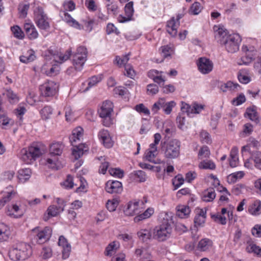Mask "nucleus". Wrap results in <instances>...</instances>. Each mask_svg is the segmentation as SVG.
Returning a JSON list of instances; mask_svg holds the SVG:
<instances>
[{
  "label": "nucleus",
  "instance_id": "nucleus-1",
  "mask_svg": "<svg viewBox=\"0 0 261 261\" xmlns=\"http://www.w3.org/2000/svg\"><path fill=\"white\" fill-rule=\"evenodd\" d=\"M215 37L220 44L224 46L227 52L234 53L239 50L240 41L237 35H228L226 30L219 28Z\"/></svg>",
  "mask_w": 261,
  "mask_h": 261
},
{
  "label": "nucleus",
  "instance_id": "nucleus-2",
  "mask_svg": "<svg viewBox=\"0 0 261 261\" xmlns=\"http://www.w3.org/2000/svg\"><path fill=\"white\" fill-rule=\"evenodd\" d=\"M83 132L84 130L82 127H77L72 130V135L69 137L70 142L73 146L72 155L76 160L88 150L85 144L80 143L83 138Z\"/></svg>",
  "mask_w": 261,
  "mask_h": 261
},
{
  "label": "nucleus",
  "instance_id": "nucleus-3",
  "mask_svg": "<svg viewBox=\"0 0 261 261\" xmlns=\"http://www.w3.org/2000/svg\"><path fill=\"white\" fill-rule=\"evenodd\" d=\"M64 148V145L60 142H55L49 145V155L50 158L46 159L47 164L49 168L58 170L62 167L61 164L58 160V156L62 154Z\"/></svg>",
  "mask_w": 261,
  "mask_h": 261
},
{
  "label": "nucleus",
  "instance_id": "nucleus-4",
  "mask_svg": "<svg viewBox=\"0 0 261 261\" xmlns=\"http://www.w3.org/2000/svg\"><path fill=\"white\" fill-rule=\"evenodd\" d=\"M172 224V219H164L162 224L153 229V239L160 242L166 241L171 234Z\"/></svg>",
  "mask_w": 261,
  "mask_h": 261
},
{
  "label": "nucleus",
  "instance_id": "nucleus-5",
  "mask_svg": "<svg viewBox=\"0 0 261 261\" xmlns=\"http://www.w3.org/2000/svg\"><path fill=\"white\" fill-rule=\"evenodd\" d=\"M42 154L40 148L33 144L28 149L23 148L19 153L20 158L27 164H31Z\"/></svg>",
  "mask_w": 261,
  "mask_h": 261
},
{
  "label": "nucleus",
  "instance_id": "nucleus-6",
  "mask_svg": "<svg viewBox=\"0 0 261 261\" xmlns=\"http://www.w3.org/2000/svg\"><path fill=\"white\" fill-rule=\"evenodd\" d=\"M30 246L25 243L18 244L9 251V256L13 260H24L30 256Z\"/></svg>",
  "mask_w": 261,
  "mask_h": 261
},
{
  "label": "nucleus",
  "instance_id": "nucleus-7",
  "mask_svg": "<svg viewBox=\"0 0 261 261\" xmlns=\"http://www.w3.org/2000/svg\"><path fill=\"white\" fill-rule=\"evenodd\" d=\"M180 142L177 139H172L162 147L165 156L169 159L178 158L180 154Z\"/></svg>",
  "mask_w": 261,
  "mask_h": 261
},
{
  "label": "nucleus",
  "instance_id": "nucleus-8",
  "mask_svg": "<svg viewBox=\"0 0 261 261\" xmlns=\"http://www.w3.org/2000/svg\"><path fill=\"white\" fill-rule=\"evenodd\" d=\"M87 48L83 46L77 47L76 53L73 56V64L76 70H81L87 60Z\"/></svg>",
  "mask_w": 261,
  "mask_h": 261
},
{
  "label": "nucleus",
  "instance_id": "nucleus-9",
  "mask_svg": "<svg viewBox=\"0 0 261 261\" xmlns=\"http://www.w3.org/2000/svg\"><path fill=\"white\" fill-rule=\"evenodd\" d=\"M34 14L35 22L40 29L47 30L49 28L48 17L42 7H36L34 10Z\"/></svg>",
  "mask_w": 261,
  "mask_h": 261
},
{
  "label": "nucleus",
  "instance_id": "nucleus-10",
  "mask_svg": "<svg viewBox=\"0 0 261 261\" xmlns=\"http://www.w3.org/2000/svg\"><path fill=\"white\" fill-rule=\"evenodd\" d=\"M58 89V84L54 81H48L41 85L39 88L41 94L45 97L55 96Z\"/></svg>",
  "mask_w": 261,
  "mask_h": 261
},
{
  "label": "nucleus",
  "instance_id": "nucleus-11",
  "mask_svg": "<svg viewBox=\"0 0 261 261\" xmlns=\"http://www.w3.org/2000/svg\"><path fill=\"white\" fill-rule=\"evenodd\" d=\"M144 203L143 201H129L126 205V208L124 210L125 215L128 216H133L135 215H138L141 212V209Z\"/></svg>",
  "mask_w": 261,
  "mask_h": 261
},
{
  "label": "nucleus",
  "instance_id": "nucleus-12",
  "mask_svg": "<svg viewBox=\"0 0 261 261\" xmlns=\"http://www.w3.org/2000/svg\"><path fill=\"white\" fill-rule=\"evenodd\" d=\"M35 234V239L38 244H43L48 240L51 235V230L48 227H45L42 229L36 227L32 230Z\"/></svg>",
  "mask_w": 261,
  "mask_h": 261
},
{
  "label": "nucleus",
  "instance_id": "nucleus-13",
  "mask_svg": "<svg viewBox=\"0 0 261 261\" xmlns=\"http://www.w3.org/2000/svg\"><path fill=\"white\" fill-rule=\"evenodd\" d=\"M197 64L199 70L203 74L208 73L213 70V63L208 58L201 57L199 58Z\"/></svg>",
  "mask_w": 261,
  "mask_h": 261
},
{
  "label": "nucleus",
  "instance_id": "nucleus-14",
  "mask_svg": "<svg viewBox=\"0 0 261 261\" xmlns=\"http://www.w3.org/2000/svg\"><path fill=\"white\" fill-rule=\"evenodd\" d=\"M105 190L111 194H120L123 191L122 183L118 180H110L106 183Z\"/></svg>",
  "mask_w": 261,
  "mask_h": 261
},
{
  "label": "nucleus",
  "instance_id": "nucleus-15",
  "mask_svg": "<svg viewBox=\"0 0 261 261\" xmlns=\"http://www.w3.org/2000/svg\"><path fill=\"white\" fill-rule=\"evenodd\" d=\"M242 49L245 53V55L241 58L240 61L238 62V64L240 65L243 64L248 65L253 60L255 51L253 50H249L248 47L245 45L242 46Z\"/></svg>",
  "mask_w": 261,
  "mask_h": 261
},
{
  "label": "nucleus",
  "instance_id": "nucleus-16",
  "mask_svg": "<svg viewBox=\"0 0 261 261\" xmlns=\"http://www.w3.org/2000/svg\"><path fill=\"white\" fill-rule=\"evenodd\" d=\"M206 215V211L202 209H198L194 218V227L198 230L199 227H203L205 223Z\"/></svg>",
  "mask_w": 261,
  "mask_h": 261
},
{
  "label": "nucleus",
  "instance_id": "nucleus-17",
  "mask_svg": "<svg viewBox=\"0 0 261 261\" xmlns=\"http://www.w3.org/2000/svg\"><path fill=\"white\" fill-rule=\"evenodd\" d=\"M100 139L103 146L107 148H111L114 144V141L107 130H102L100 132Z\"/></svg>",
  "mask_w": 261,
  "mask_h": 261
},
{
  "label": "nucleus",
  "instance_id": "nucleus-18",
  "mask_svg": "<svg viewBox=\"0 0 261 261\" xmlns=\"http://www.w3.org/2000/svg\"><path fill=\"white\" fill-rule=\"evenodd\" d=\"M125 13L126 17L120 16L118 20L120 22H124L130 20V18L134 13L133 2H130L126 4L125 6Z\"/></svg>",
  "mask_w": 261,
  "mask_h": 261
},
{
  "label": "nucleus",
  "instance_id": "nucleus-19",
  "mask_svg": "<svg viewBox=\"0 0 261 261\" xmlns=\"http://www.w3.org/2000/svg\"><path fill=\"white\" fill-rule=\"evenodd\" d=\"M179 25V22H176L174 17H172L167 23V31L172 36L174 37L176 35L177 29Z\"/></svg>",
  "mask_w": 261,
  "mask_h": 261
},
{
  "label": "nucleus",
  "instance_id": "nucleus-20",
  "mask_svg": "<svg viewBox=\"0 0 261 261\" xmlns=\"http://www.w3.org/2000/svg\"><path fill=\"white\" fill-rule=\"evenodd\" d=\"M113 103L112 101L109 100L105 101L100 109L101 112L99 116H107V115H111L112 112L113 111Z\"/></svg>",
  "mask_w": 261,
  "mask_h": 261
},
{
  "label": "nucleus",
  "instance_id": "nucleus-21",
  "mask_svg": "<svg viewBox=\"0 0 261 261\" xmlns=\"http://www.w3.org/2000/svg\"><path fill=\"white\" fill-rule=\"evenodd\" d=\"M24 30L30 39H35L38 37V33L33 25L25 23L24 24Z\"/></svg>",
  "mask_w": 261,
  "mask_h": 261
},
{
  "label": "nucleus",
  "instance_id": "nucleus-22",
  "mask_svg": "<svg viewBox=\"0 0 261 261\" xmlns=\"http://www.w3.org/2000/svg\"><path fill=\"white\" fill-rule=\"evenodd\" d=\"M176 215L180 218H187L191 210L188 205H179L176 208Z\"/></svg>",
  "mask_w": 261,
  "mask_h": 261
},
{
  "label": "nucleus",
  "instance_id": "nucleus-23",
  "mask_svg": "<svg viewBox=\"0 0 261 261\" xmlns=\"http://www.w3.org/2000/svg\"><path fill=\"white\" fill-rule=\"evenodd\" d=\"M246 114L251 121H254L257 124H260V119L258 116L255 107L247 108Z\"/></svg>",
  "mask_w": 261,
  "mask_h": 261
},
{
  "label": "nucleus",
  "instance_id": "nucleus-24",
  "mask_svg": "<svg viewBox=\"0 0 261 261\" xmlns=\"http://www.w3.org/2000/svg\"><path fill=\"white\" fill-rule=\"evenodd\" d=\"M10 234V228L4 223H0V242L7 241Z\"/></svg>",
  "mask_w": 261,
  "mask_h": 261
},
{
  "label": "nucleus",
  "instance_id": "nucleus-25",
  "mask_svg": "<svg viewBox=\"0 0 261 261\" xmlns=\"http://www.w3.org/2000/svg\"><path fill=\"white\" fill-rule=\"evenodd\" d=\"M213 245V243L211 240L204 238L199 242L197 248L201 251H206L211 248Z\"/></svg>",
  "mask_w": 261,
  "mask_h": 261
},
{
  "label": "nucleus",
  "instance_id": "nucleus-26",
  "mask_svg": "<svg viewBox=\"0 0 261 261\" xmlns=\"http://www.w3.org/2000/svg\"><path fill=\"white\" fill-rule=\"evenodd\" d=\"M137 235L139 239L144 242L153 238L152 230L150 229H142L137 232Z\"/></svg>",
  "mask_w": 261,
  "mask_h": 261
},
{
  "label": "nucleus",
  "instance_id": "nucleus-27",
  "mask_svg": "<svg viewBox=\"0 0 261 261\" xmlns=\"http://www.w3.org/2000/svg\"><path fill=\"white\" fill-rule=\"evenodd\" d=\"M63 16H62L63 20L69 24L71 26L73 27L76 29H81V25L80 23L71 17L67 12L64 11L63 12Z\"/></svg>",
  "mask_w": 261,
  "mask_h": 261
},
{
  "label": "nucleus",
  "instance_id": "nucleus-28",
  "mask_svg": "<svg viewBox=\"0 0 261 261\" xmlns=\"http://www.w3.org/2000/svg\"><path fill=\"white\" fill-rule=\"evenodd\" d=\"M61 212L57 206L50 205L47 210V215L45 214L43 219L47 221L50 217L57 216Z\"/></svg>",
  "mask_w": 261,
  "mask_h": 261
},
{
  "label": "nucleus",
  "instance_id": "nucleus-29",
  "mask_svg": "<svg viewBox=\"0 0 261 261\" xmlns=\"http://www.w3.org/2000/svg\"><path fill=\"white\" fill-rule=\"evenodd\" d=\"M165 137L170 138L175 132V127L171 121H168L163 125Z\"/></svg>",
  "mask_w": 261,
  "mask_h": 261
},
{
  "label": "nucleus",
  "instance_id": "nucleus-30",
  "mask_svg": "<svg viewBox=\"0 0 261 261\" xmlns=\"http://www.w3.org/2000/svg\"><path fill=\"white\" fill-rule=\"evenodd\" d=\"M240 88V85L237 83L234 84L231 81H228L226 83H223L220 86V89L223 92L227 91H236Z\"/></svg>",
  "mask_w": 261,
  "mask_h": 261
},
{
  "label": "nucleus",
  "instance_id": "nucleus-31",
  "mask_svg": "<svg viewBox=\"0 0 261 261\" xmlns=\"http://www.w3.org/2000/svg\"><path fill=\"white\" fill-rule=\"evenodd\" d=\"M216 197V194L213 188H209L205 190L203 194L202 199L206 202H211Z\"/></svg>",
  "mask_w": 261,
  "mask_h": 261
},
{
  "label": "nucleus",
  "instance_id": "nucleus-32",
  "mask_svg": "<svg viewBox=\"0 0 261 261\" xmlns=\"http://www.w3.org/2000/svg\"><path fill=\"white\" fill-rule=\"evenodd\" d=\"M31 173V170L29 168L20 169L18 171V178L21 182H24L30 178Z\"/></svg>",
  "mask_w": 261,
  "mask_h": 261
},
{
  "label": "nucleus",
  "instance_id": "nucleus-33",
  "mask_svg": "<svg viewBox=\"0 0 261 261\" xmlns=\"http://www.w3.org/2000/svg\"><path fill=\"white\" fill-rule=\"evenodd\" d=\"M153 209L147 208L144 213L137 215L134 218L135 222H139L140 221L149 218L153 214Z\"/></svg>",
  "mask_w": 261,
  "mask_h": 261
},
{
  "label": "nucleus",
  "instance_id": "nucleus-34",
  "mask_svg": "<svg viewBox=\"0 0 261 261\" xmlns=\"http://www.w3.org/2000/svg\"><path fill=\"white\" fill-rule=\"evenodd\" d=\"M130 53H129L127 54H126L123 56L122 57L117 56L115 57V59L114 60V63L118 65L119 67H122L124 66L125 67V65H127L126 63L129 60V56Z\"/></svg>",
  "mask_w": 261,
  "mask_h": 261
},
{
  "label": "nucleus",
  "instance_id": "nucleus-35",
  "mask_svg": "<svg viewBox=\"0 0 261 261\" xmlns=\"http://www.w3.org/2000/svg\"><path fill=\"white\" fill-rule=\"evenodd\" d=\"M251 159L254 161L255 167L261 170V152L255 151L252 153Z\"/></svg>",
  "mask_w": 261,
  "mask_h": 261
},
{
  "label": "nucleus",
  "instance_id": "nucleus-36",
  "mask_svg": "<svg viewBox=\"0 0 261 261\" xmlns=\"http://www.w3.org/2000/svg\"><path fill=\"white\" fill-rule=\"evenodd\" d=\"M261 211V201H256L248 209V212L252 215H256Z\"/></svg>",
  "mask_w": 261,
  "mask_h": 261
},
{
  "label": "nucleus",
  "instance_id": "nucleus-37",
  "mask_svg": "<svg viewBox=\"0 0 261 261\" xmlns=\"http://www.w3.org/2000/svg\"><path fill=\"white\" fill-rule=\"evenodd\" d=\"M156 154L157 152H154L152 150H147L145 152L146 160L154 164H159L161 163V160L154 159Z\"/></svg>",
  "mask_w": 261,
  "mask_h": 261
},
{
  "label": "nucleus",
  "instance_id": "nucleus-38",
  "mask_svg": "<svg viewBox=\"0 0 261 261\" xmlns=\"http://www.w3.org/2000/svg\"><path fill=\"white\" fill-rule=\"evenodd\" d=\"M199 168L203 169L214 170L216 168L215 164L211 161H203L199 164Z\"/></svg>",
  "mask_w": 261,
  "mask_h": 261
},
{
  "label": "nucleus",
  "instance_id": "nucleus-39",
  "mask_svg": "<svg viewBox=\"0 0 261 261\" xmlns=\"http://www.w3.org/2000/svg\"><path fill=\"white\" fill-rule=\"evenodd\" d=\"M119 203V200L115 198L109 200L106 203V207L110 212H114L116 210Z\"/></svg>",
  "mask_w": 261,
  "mask_h": 261
},
{
  "label": "nucleus",
  "instance_id": "nucleus-40",
  "mask_svg": "<svg viewBox=\"0 0 261 261\" xmlns=\"http://www.w3.org/2000/svg\"><path fill=\"white\" fill-rule=\"evenodd\" d=\"M246 250L249 253H254L259 256H261V248L254 244H250L246 248Z\"/></svg>",
  "mask_w": 261,
  "mask_h": 261
},
{
  "label": "nucleus",
  "instance_id": "nucleus-41",
  "mask_svg": "<svg viewBox=\"0 0 261 261\" xmlns=\"http://www.w3.org/2000/svg\"><path fill=\"white\" fill-rule=\"evenodd\" d=\"M154 143L150 145V148L148 150H152L154 152H157L156 145L159 144L161 139V136L159 133H156L154 135Z\"/></svg>",
  "mask_w": 261,
  "mask_h": 261
},
{
  "label": "nucleus",
  "instance_id": "nucleus-42",
  "mask_svg": "<svg viewBox=\"0 0 261 261\" xmlns=\"http://www.w3.org/2000/svg\"><path fill=\"white\" fill-rule=\"evenodd\" d=\"M210 155V151L208 147L206 146H202L198 153V157L200 159L203 158H207Z\"/></svg>",
  "mask_w": 261,
  "mask_h": 261
},
{
  "label": "nucleus",
  "instance_id": "nucleus-43",
  "mask_svg": "<svg viewBox=\"0 0 261 261\" xmlns=\"http://www.w3.org/2000/svg\"><path fill=\"white\" fill-rule=\"evenodd\" d=\"M53 110L50 106H45L41 110L40 113L42 118L47 119L49 118Z\"/></svg>",
  "mask_w": 261,
  "mask_h": 261
},
{
  "label": "nucleus",
  "instance_id": "nucleus-44",
  "mask_svg": "<svg viewBox=\"0 0 261 261\" xmlns=\"http://www.w3.org/2000/svg\"><path fill=\"white\" fill-rule=\"evenodd\" d=\"M11 31L16 38L18 39H22L23 38L24 34L18 25L11 27Z\"/></svg>",
  "mask_w": 261,
  "mask_h": 261
},
{
  "label": "nucleus",
  "instance_id": "nucleus-45",
  "mask_svg": "<svg viewBox=\"0 0 261 261\" xmlns=\"http://www.w3.org/2000/svg\"><path fill=\"white\" fill-rule=\"evenodd\" d=\"M201 10V4L198 2H195L191 6L190 9V13L191 14L197 15L199 14Z\"/></svg>",
  "mask_w": 261,
  "mask_h": 261
},
{
  "label": "nucleus",
  "instance_id": "nucleus-46",
  "mask_svg": "<svg viewBox=\"0 0 261 261\" xmlns=\"http://www.w3.org/2000/svg\"><path fill=\"white\" fill-rule=\"evenodd\" d=\"M110 174L118 178H122L124 176V171L119 168H111L109 170Z\"/></svg>",
  "mask_w": 261,
  "mask_h": 261
},
{
  "label": "nucleus",
  "instance_id": "nucleus-47",
  "mask_svg": "<svg viewBox=\"0 0 261 261\" xmlns=\"http://www.w3.org/2000/svg\"><path fill=\"white\" fill-rule=\"evenodd\" d=\"M118 247L117 245L116 242L111 243L106 248V255H112L113 252L116 251Z\"/></svg>",
  "mask_w": 261,
  "mask_h": 261
},
{
  "label": "nucleus",
  "instance_id": "nucleus-48",
  "mask_svg": "<svg viewBox=\"0 0 261 261\" xmlns=\"http://www.w3.org/2000/svg\"><path fill=\"white\" fill-rule=\"evenodd\" d=\"M175 106V102L171 101L165 103L164 105L163 104L161 106V108L163 109V111L166 114H169L172 111V108H173Z\"/></svg>",
  "mask_w": 261,
  "mask_h": 261
},
{
  "label": "nucleus",
  "instance_id": "nucleus-49",
  "mask_svg": "<svg viewBox=\"0 0 261 261\" xmlns=\"http://www.w3.org/2000/svg\"><path fill=\"white\" fill-rule=\"evenodd\" d=\"M99 116L102 118V123L104 126L109 127L113 123V120L111 118V115Z\"/></svg>",
  "mask_w": 261,
  "mask_h": 261
},
{
  "label": "nucleus",
  "instance_id": "nucleus-50",
  "mask_svg": "<svg viewBox=\"0 0 261 261\" xmlns=\"http://www.w3.org/2000/svg\"><path fill=\"white\" fill-rule=\"evenodd\" d=\"M147 92L149 94H155L159 92V87L154 84H149L147 87Z\"/></svg>",
  "mask_w": 261,
  "mask_h": 261
},
{
  "label": "nucleus",
  "instance_id": "nucleus-51",
  "mask_svg": "<svg viewBox=\"0 0 261 261\" xmlns=\"http://www.w3.org/2000/svg\"><path fill=\"white\" fill-rule=\"evenodd\" d=\"M238 77L239 81L243 84H247L250 81V77L247 75H245L243 72V71L239 72L238 75Z\"/></svg>",
  "mask_w": 261,
  "mask_h": 261
},
{
  "label": "nucleus",
  "instance_id": "nucleus-52",
  "mask_svg": "<svg viewBox=\"0 0 261 261\" xmlns=\"http://www.w3.org/2000/svg\"><path fill=\"white\" fill-rule=\"evenodd\" d=\"M63 185L67 189H71L73 187L74 183L73 181V177L70 175H68L66 180L63 182Z\"/></svg>",
  "mask_w": 261,
  "mask_h": 261
},
{
  "label": "nucleus",
  "instance_id": "nucleus-53",
  "mask_svg": "<svg viewBox=\"0 0 261 261\" xmlns=\"http://www.w3.org/2000/svg\"><path fill=\"white\" fill-rule=\"evenodd\" d=\"M80 180L81 185L76 189L77 193L86 192V186L87 185L86 180L82 177H80Z\"/></svg>",
  "mask_w": 261,
  "mask_h": 261
},
{
  "label": "nucleus",
  "instance_id": "nucleus-54",
  "mask_svg": "<svg viewBox=\"0 0 261 261\" xmlns=\"http://www.w3.org/2000/svg\"><path fill=\"white\" fill-rule=\"evenodd\" d=\"M98 83V77L96 76H92L89 81L87 87L83 90V92L88 91L93 86H96Z\"/></svg>",
  "mask_w": 261,
  "mask_h": 261
},
{
  "label": "nucleus",
  "instance_id": "nucleus-55",
  "mask_svg": "<svg viewBox=\"0 0 261 261\" xmlns=\"http://www.w3.org/2000/svg\"><path fill=\"white\" fill-rule=\"evenodd\" d=\"M135 110L138 112L142 113L145 115H149L150 114L149 110L143 103L136 105L135 106Z\"/></svg>",
  "mask_w": 261,
  "mask_h": 261
},
{
  "label": "nucleus",
  "instance_id": "nucleus-56",
  "mask_svg": "<svg viewBox=\"0 0 261 261\" xmlns=\"http://www.w3.org/2000/svg\"><path fill=\"white\" fill-rule=\"evenodd\" d=\"M72 50L71 48L68 49L65 54H60L59 56V58L60 60V63H62V62L67 60L71 55Z\"/></svg>",
  "mask_w": 261,
  "mask_h": 261
},
{
  "label": "nucleus",
  "instance_id": "nucleus-57",
  "mask_svg": "<svg viewBox=\"0 0 261 261\" xmlns=\"http://www.w3.org/2000/svg\"><path fill=\"white\" fill-rule=\"evenodd\" d=\"M41 254L44 259H47L52 256V250L49 247H44Z\"/></svg>",
  "mask_w": 261,
  "mask_h": 261
},
{
  "label": "nucleus",
  "instance_id": "nucleus-58",
  "mask_svg": "<svg viewBox=\"0 0 261 261\" xmlns=\"http://www.w3.org/2000/svg\"><path fill=\"white\" fill-rule=\"evenodd\" d=\"M246 101V98L243 94H241L239 96L233 99L232 103L234 105L239 106Z\"/></svg>",
  "mask_w": 261,
  "mask_h": 261
},
{
  "label": "nucleus",
  "instance_id": "nucleus-59",
  "mask_svg": "<svg viewBox=\"0 0 261 261\" xmlns=\"http://www.w3.org/2000/svg\"><path fill=\"white\" fill-rule=\"evenodd\" d=\"M124 68L126 71V73H124V74L126 75L127 76L130 78H133L135 75V72L132 66L129 64H127V65L125 66Z\"/></svg>",
  "mask_w": 261,
  "mask_h": 261
},
{
  "label": "nucleus",
  "instance_id": "nucleus-60",
  "mask_svg": "<svg viewBox=\"0 0 261 261\" xmlns=\"http://www.w3.org/2000/svg\"><path fill=\"white\" fill-rule=\"evenodd\" d=\"M252 234L255 237H261V225H255L252 229Z\"/></svg>",
  "mask_w": 261,
  "mask_h": 261
},
{
  "label": "nucleus",
  "instance_id": "nucleus-61",
  "mask_svg": "<svg viewBox=\"0 0 261 261\" xmlns=\"http://www.w3.org/2000/svg\"><path fill=\"white\" fill-rule=\"evenodd\" d=\"M212 218L215 222H218L222 225H225L226 223V219L225 217L222 216L219 214L213 215L212 216Z\"/></svg>",
  "mask_w": 261,
  "mask_h": 261
},
{
  "label": "nucleus",
  "instance_id": "nucleus-62",
  "mask_svg": "<svg viewBox=\"0 0 261 261\" xmlns=\"http://www.w3.org/2000/svg\"><path fill=\"white\" fill-rule=\"evenodd\" d=\"M58 67L57 66H52L48 69V70H45V73L48 76H54L58 74L59 70Z\"/></svg>",
  "mask_w": 261,
  "mask_h": 261
},
{
  "label": "nucleus",
  "instance_id": "nucleus-63",
  "mask_svg": "<svg viewBox=\"0 0 261 261\" xmlns=\"http://www.w3.org/2000/svg\"><path fill=\"white\" fill-rule=\"evenodd\" d=\"M29 4H24L22 6H19V10L20 13V15L24 18L27 15V12L29 9Z\"/></svg>",
  "mask_w": 261,
  "mask_h": 261
},
{
  "label": "nucleus",
  "instance_id": "nucleus-64",
  "mask_svg": "<svg viewBox=\"0 0 261 261\" xmlns=\"http://www.w3.org/2000/svg\"><path fill=\"white\" fill-rule=\"evenodd\" d=\"M184 179L182 177L176 176L172 180V184L175 188V189L178 188L181 185L183 184Z\"/></svg>",
  "mask_w": 261,
  "mask_h": 261
}]
</instances>
